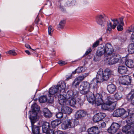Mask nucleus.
<instances>
[{"label": "nucleus", "mask_w": 134, "mask_h": 134, "mask_svg": "<svg viewBox=\"0 0 134 134\" xmlns=\"http://www.w3.org/2000/svg\"><path fill=\"white\" fill-rule=\"evenodd\" d=\"M90 84L87 81L83 82L81 83L79 88L80 93L85 95L87 97L89 103L95 104L98 106L103 103V99L102 95L97 93L95 97L93 93L90 91Z\"/></svg>", "instance_id": "f257e3e1"}, {"label": "nucleus", "mask_w": 134, "mask_h": 134, "mask_svg": "<svg viewBox=\"0 0 134 134\" xmlns=\"http://www.w3.org/2000/svg\"><path fill=\"white\" fill-rule=\"evenodd\" d=\"M31 108V109L29 111V118L31 123L32 131L34 134H40L39 127L34 124L38 120L37 115L40 108L36 103L33 104Z\"/></svg>", "instance_id": "f03ea898"}, {"label": "nucleus", "mask_w": 134, "mask_h": 134, "mask_svg": "<svg viewBox=\"0 0 134 134\" xmlns=\"http://www.w3.org/2000/svg\"><path fill=\"white\" fill-rule=\"evenodd\" d=\"M114 49L111 45L109 43L106 44L103 47H99L96 53V55L93 58L94 60L96 62L99 60L103 54L106 57L113 52Z\"/></svg>", "instance_id": "7ed1b4c3"}, {"label": "nucleus", "mask_w": 134, "mask_h": 134, "mask_svg": "<svg viewBox=\"0 0 134 134\" xmlns=\"http://www.w3.org/2000/svg\"><path fill=\"white\" fill-rule=\"evenodd\" d=\"M111 73V71L109 69H106L104 71L102 69H99L97 73V81L96 82L100 83L104 81L108 80L110 76Z\"/></svg>", "instance_id": "20e7f679"}, {"label": "nucleus", "mask_w": 134, "mask_h": 134, "mask_svg": "<svg viewBox=\"0 0 134 134\" xmlns=\"http://www.w3.org/2000/svg\"><path fill=\"white\" fill-rule=\"evenodd\" d=\"M113 97L108 96L105 100V103L101 105V108L103 109L112 111L114 109L116 106Z\"/></svg>", "instance_id": "39448f33"}, {"label": "nucleus", "mask_w": 134, "mask_h": 134, "mask_svg": "<svg viewBox=\"0 0 134 134\" xmlns=\"http://www.w3.org/2000/svg\"><path fill=\"white\" fill-rule=\"evenodd\" d=\"M78 92L76 91L69 90L67 91L68 102L71 106H74L76 104V99L78 96Z\"/></svg>", "instance_id": "423d86ee"}, {"label": "nucleus", "mask_w": 134, "mask_h": 134, "mask_svg": "<svg viewBox=\"0 0 134 134\" xmlns=\"http://www.w3.org/2000/svg\"><path fill=\"white\" fill-rule=\"evenodd\" d=\"M111 20L113 22V25L110 21L107 22V30L109 31H111L112 29H115L118 24H120L122 25H124L122 18H119L118 20L117 19H111Z\"/></svg>", "instance_id": "0eeeda50"}, {"label": "nucleus", "mask_w": 134, "mask_h": 134, "mask_svg": "<svg viewBox=\"0 0 134 134\" xmlns=\"http://www.w3.org/2000/svg\"><path fill=\"white\" fill-rule=\"evenodd\" d=\"M113 53L107 56V57L105 58V61L110 65L117 63L120 58L119 55Z\"/></svg>", "instance_id": "6e6552de"}, {"label": "nucleus", "mask_w": 134, "mask_h": 134, "mask_svg": "<svg viewBox=\"0 0 134 134\" xmlns=\"http://www.w3.org/2000/svg\"><path fill=\"white\" fill-rule=\"evenodd\" d=\"M79 121L77 120H68L65 123H63L62 125L63 129H66L70 127H74L79 124Z\"/></svg>", "instance_id": "1a4fd4ad"}, {"label": "nucleus", "mask_w": 134, "mask_h": 134, "mask_svg": "<svg viewBox=\"0 0 134 134\" xmlns=\"http://www.w3.org/2000/svg\"><path fill=\"white\" fill-rule=\"evenodd\" d=\"M68 94L67 93H62L58 95V99L59 104L61 105H65L67 100H68Z\"/></svg>", "instance_id": "9d476101"}, {"label": "nucleus", "mask_w": 134, "mask_h": 134, "mask_svg": "<svg viewBox=\"0 0 134 134\" xmlns=\"http://www.w3.org/2000/svg\"><path fill=\"white\" fill-rule=\"evenodd\" d=\"M131 77L128 75L121 76L119 78L120 83L125 85H129L131 82Z\"/></svg>", "instance_id": "9b49d317"}, {"label": "nucleus", "mask_w": 134, "mask_h": 134, "mask_svg": "<svg viewBox=\"0 0 134 134\" xmlns=\"http://www.w3.org/2000/svg\"><path fill=\"white\" fill-rule=\"evenodd\" d=\"M49 127V123L47 122H44L42 126L43 132L47 134H54L57 131H56L54 132L53 130L50 129Z\"/></svg>", "instance_id": "f8f14e48"}, {"label": "nucleus", "mask_w": 134, "mask_h": 134, "mask_svg": "<svg viewBox=\"0 0 134 134\" xmlns=\"http://www.w3.org/2000/svg\"><path fill=\"white\" fill-rule=\"evenodd\" d=\"M125 114L126 116L125 118L127 117V115H129V113L126 111L123 108H119L115 110L113 113V116L115 117H120Z\"/></svg>", "instance_id": "ddd939ff"}, {"label": "nucleus", "mask_w": 134, "mask_h": 134, "mask_svg": "<svg viewBox=\"0 0 134 134\" xmlns=\"http://www.w3.org/2000/svg\"><path fill=\"white\" fill-rule=\"evenodd\" d=\"M106 18L105 15L104 14L98 15L96 17V21L98 24L101 26H104Z\"/></svg>", "instance_id": "4468645a"}, {"label": "nucleus", "mask_w": 134, "mask_h": 134, "mask_svg": "<svg viewBox=\"0 0 134 134\" xmlns=\"http://www.w3.org/2000/svg\"><path fill=\"white\" fill-rule=\"evenodd\" d=\"M120 125L118 123H113L108 130L109 132L111 133H114L116 132L119 129Z\"/></svg>", "instance_id": "2eb2a0df"}, {"label": "nucleus", "mask_w": 134, "mask_h": 134, "mask_svg": "<svg viewBox=\"0 0 134 134\" xmlns=\"http://www.w3.org/2000/svg\"><path fill=\"white\" fill-rule=\"evenodd\" d=\"M49 92L50 95H53L55 93H57V95L60 94V91L59 90V87L58 86H54L51 87L49 91Z\"/></svg>", "instance_id": "dca6fc26"}, {"label": "nucleus", "mask_w": 134, "mask_h": 134, "mask_svg": "<svg viewBox=\"0 0 134 134\" xmlns=\"http://www.w3.org/2000/svg\"><path fill=\"white\" fill-rule=\"evenodd\" d=\"M134 129V123L131 124L130 123L123 126L122 128V130L123 132H127L128 133L132 129Z\"/></svg>", "instance_id": "f3484780"}, {"label": "nucleus", "mask_w": 134, "mask_h": 134, "mask_svg": "<svg viewBox=\"0 0 134 134\" xmlns=\"http://www.w3.org/2000/svg\"><path fill=\"white\" fill-rule=\"evenodd\" d=\"M59 84L57 86H58L59 87V90L60 91V94L62 93L66 92L65 91V88L66 87V83L64 81H61L59 82Z\"/></svg>", "instance_id": "a211bd4d"}, {"label": "nucleus", "mask_w": 134, "mask_h": 134, "mask_svg": "<svg viewBox=\"0 0 134 134\" xmlns=\"http://www.w3.org/2000/svg\"><path fill=\"white\" fill-rule=\"evenodd\" d=\"M88 132L89 134H98L100 131L98 127L94 126L89 128L88 130Z\"/></svg>", "instance_id": "6ab92c4d"}, {"label": "nucleus", "mask_w": 134, "mask_h": 134, "mask_svg": "<svg viewBox=\"0 0 134 134\" xmlns=\"http://www.w3.org/2000/svg\"><path fill=\"white\" fill-rule=\"evenodd\" d=\"M127 71V68L125 66L120 65L119 66L118 68V72L121 74L126 73Z\"/></svg>", "instance_id": "aec40b11"}, {"label": "nucleus", "mask_w": 134, "mask_h": 134, "mask_svg": "<svg viewBox=\"0 0 134 134\" xmlns=\"http://www.w3.org/2000/svg\"><path fill=\"white\" fill-rule=\"evenodd\" d=\"M61 111L63 113L69 114L71 113L72 109L69 107L63 106L62 108Z\"/></svg>", "instance_id": "412c9836"}, {"label": "nucleus", "mask_w": 134, "mask_h": 134, "mask_svg": "<svg viewBox=\"0 0 134 134\" xmlns=\"http://www.w3.org/2000/svg\"><path fill=\"white\" fill-rule=\"evenodd\" d=\"M86 114V112L83 110H80L78 111L75 115L76 118H79L85 116Z\"/></svg>", "instance_id": "4be33fe9"}, {"label": "nucleus", "mask_w": 134, "mask_h": 134, "mask_svg": "<svg viewBox=\"0 0 134 134\" xmlns=\"http://www.w3.org/2000/svg\"><path fill=\"white\" fill-rule=\"evenodd\" d=\"M116 89V87L113 84H110L108 85L107 90L110 93H114Z\"/></svg>", "instance_id": "5701e85b"}, {"label": "nucleus", "mask_w": 134, "mask_h": 134, "mask_svg": "<svg viewBox=\"0 0 134 134\" xmlns=\"http://www.w3.org/2000/svg\"><path fill=\"white\" fill-rule=\"evenodd\" d=\"M43 115L47 118H50L52 116V114L47 108H44L43 110Z\"/></svg>", "instance_id": "b1692460"}, {"label": "nucleus", "mask_w": 134, "mask_h": 134, "mask_svg": "<svg viewBox=\"0 0 134 134\" xmlns=\"http://www.w3.org/2000/svg\"><path fill=\"white\" fill-rule=\"evenodd\" d=\"M126 121L128 124L134 123V113L130 114L128 116Z\"/></svg>", "instance_id": "393cba45"}, {"label": "nucleus", "mask_w": 134, "mask_h": 134, "mask_svg": "<svg viewBox=\"0 0 134 134\" xmlns=\"http://www.w3.org/2000/svg\"><path fill=\"white\" fill-rule=\"evenodd\" d=\"M125 64L128 67L132 68L134 67V61L131 59H128L125 62Z\"/></svg>", "instance_id": "a878e982"}, {"label": "nucleus", "mask_w": 134, "mask_h": 134, "mask_svg": "<svg viewBox=\"0 0 134 134\" xmlns=\"http://www.w3.org/2000/svg\"><path fill=\"white\" fill-rule=\"evenodd\" d=\"M60 121L58 119L53 121L51 123V125L53 128H55L60 123Z\"/></svg>", "instance_id": "bb28decb"}, {"label": "nucleus", "mask_w": 134, "mask_h": 134, "mask_svg": "<svg viewBox=\"0 0 134 134\" xmlns=\"http://www.w3.org/2000/svg\"><path fill=\"white\" fill-rule=\"evenodd\" d=\"M128 51L130 54L134 53V44L131 43L130 44L128 47Z\"/></svg>", "instance_id": "cd10ccee"}, {"label": "nucleus", "mask_w": 134, "mask_h": 134, "mask_svg": "<svg viewBox=\"0 0 134 134\" xmlns=\"http://www.w3.org/2000/svg\"><path fill=\"white\" fill-rule=\"evenodd\" d=\"M127 99L129 102L132 105H134V96L132 95H129L128 96H126Z\"/></svg>", "instance_id": "c85d7f7f"}, {"label": "nucleus", "mask_w": 134, "mask_h": 134, "mask_svg": "<svg viewBox=\"0 0 134 134\" xmlns=\"http://www.w3.org/2000/svg\"><path fill=\"white\" fill-rule=\"evenodd\" d=\"M76 1L75 0H69L66 2V4L68 6H71L74 5Z\"/></svg>", "instance_id": "c756f323"}, {"label": "nucleus", "mask_w": 134, "mask_h": 134, "mask_svg": "<svg viewBox=\"0 0 134 134\" xmlns=\"http://www.w3.org/2000/svg\"><path fill=\"white\" fill-rule=\"evenodd\" d=\"M96 81L97 78H96V79L94 80L92 82L91 84L89 83L90 84V87H91V86H93V92H94V91H95V89L97 88V84L95 82L97 83L98 82H96Z\"/></svg>", "instance_id": "7c9ffc66"}, {"label": "nucleus", "mask_w": 134, "mask_h": 134, "mask_svg": "<svg viewBox=\"0 0 134 134\" xmlns=\"http://www.w3.org/2000/svg\"><path fill=\"white\" fill-rule=\"evenodd\" d=\"M100 118L98 113H97L93 116V120L94 122H97L101 120Z\"/></svg>", "instance_id": "2f4dec72"}, {"label": "nucleus", "mask_w": 134, "mask_h": 134, "mask_svg": "<svg viewBox=\"0 0 134 134\" xmlns=\"http://www.w3.org/2000/svg\"><path fill=\"white\" fill-rule=\"evenodd\" d=\"M86 69V68L85 67H80L78 68L76 70L77 73H79L83 72Z\"/></svg>", "instance_id": "473e14b6"}, {"label": "nucleus", "mask_w": 134, "mask_h": 134, "mask_svg": "<svg viewBox=\"0 0 134 134\" xmlns=\"http://www.w3.org/2000/svg\"><path fill=\"white\" fill-rule=\"evenodd\" d=\"M65 23V21L64 20L60 21L58 26V29H62L64 27Z\"/></svg>", "instance_id": "72a5a7b5"}, {"label": "nucleus", "mask_w": 134, "mask_h": 134, "mask_svg": "<svg viewBox=\"0 0 134 134\" xmlns=\"http://www.w3.org/2000/svg\"><path fill=\"white\" fill-rule=\"evenodd\" d=\"M122 97V94L120 92H117L114 95L115 98L117 100L120 99Z\"/></svg>", "instance_id": "f704fd0d"}, {"label": "nucleus", "mask_w": 134, "mask_h": 134, "mask_svg": "<svg viewBox=\"0 0 134 134\" xmlns=\"http://www.w3.org/2000/svg\"><path fill=\"white\" fill-rule=\"evenodd\" d=\"M80 81L78 78H76L75 79L72 84L73 86L77 87L79 84Z\"/></svg>", "instance_id": "c9c22d12"}, {"label": "nucleus", "mask_w": 134, "mask_h": 134, "mask_svg": "<svg viewBox=\"0 0 134 134\" xmlns=\"http://www.w3.org/2000/svg\"><path fill=\"white\" fill-rule=\"evenodd\" d=\"M102 40V39L101 38H100L98 40H97L95 42H94L92 46L93 48H95L97 47L99 44L100 41H101Z\"/></svg>", "instance_id": "e433bc0d"}, {"label": "nucleus", "mask_w": 134, "mask_h": 134, "mask_svg": "<svg viewBox=\"0 0 134 134\" xmlns=\"http://www.w3.org/2000/svg\"><path fill=\"white\" fill-rule=\"evenodd\" d=\"M47 98L46 96L41 97L39 98V100L40 103H44L47 100Z\"/></svg>", "instance_id": "4c0bfd02"}, {"label": "nucleus", "mask_w": 134, "mask_h": 134, "mask_svg": "<svg viewBox=\"0 0 134 134\" xmlns=\"http://www.w3.org/2000/svg\"><path fill=\"white\" fill-rule=\"evenodd\" d=\"M62 112H59L56 114V117L59 119L62 118L63 117V115Z\"/></svg>", "instance_id": "58836bf2"}, {"label": "nucleus", "mask_w": 134, "mask_h": 134, "mask_svg": "<svg viewBox=\"0 0 134 134\" xmlns=\"http://www.w3.org/2000/svg\"><path fill=\"white\" fill-rule=\"evenodd\" d=\"M88 74L87 73L83 75L82 76H79L78 77V79L79 80H82L85 78L88 75Z\"/></svg>", "instance_id": "ea45409f"}, {"label": "nucleus", "mask_w": 134, "mask_h": 134, "mask_svg": "<svg viewBox=\"0 0 134 134\" xmlns=\"http://www.w3.org/2000/svg\"><path fill=\"white\" fill-rule=\"evenodd\" d=\"M6 53L14 56L17 55L16 53L15 52L14 50H10L7 51Z\"/></svg>", "instance_id": "a19ab883"}, {"label": "nucleus", "mask_w": 134, "mask_h": 134, "mask_svg": "<svg viewBox=\"0 0 134 134\" xmlns=\"http://www.w3.org/2000/svg\"><path fill=\"white\" fill-rule=\"evenodd\" d=\"M53 29L52 26H49L48 27V32L49 34L51 36L52 34L53 33Z\"/></svg>", "instance_id": "79ce46f5"}, {"label": "nucleus", "mask_w": 134, "mask_h": 134, "mask_svg": "<svg viewBox=\"0 0 134 134\" xmlns=\"http://www.w3.org/2000/svg\"><path fill=\"white\" fill-rule=\"evenodd\" d=\"M117 27V29L118 31H122L123 29V26L124 25H122L120 24H118Z\"/></svg>", "instance_id": "37998d69"}, {"label": "nucleus", "mask_w": 134, "mask_h": 134, "mask_svg": "<svg viewBox=\"0 0 134 134\" xmlns=\"http://www.w3.org/2000/svg\"><path fill=\"white\" fill-rule=\"evenodd\" d=\"M98 113L99 116L101 120L103 119L106 116V114L104 113L100 112Z\"/></svg>", "instance_id": "c03bdc74"}, {"label": "nucleus", "mask_w": 134, "mask_h": 134, "mask_svg": "<svg viewBox=\"0 0 134 134\" xmlns=\"http://www.w3.org/2000/svg\"><path fill=\"white\" fill-rule=\"evenodd\" d=\"M58 64L60 66H62L66 64V63L64 61L60 60L58 62Z\"/></svg>", "instance_id": "a18cd8bd"}, {"label": "nucleus", "mask_w": 134, "mask_h": 134, "mask_svg": "<svg viewBox=\"0 0 134 134\" xmlns=\"http://www.w3.org/2000/svg\"><path fill=\"white\" fill-rule=\"evenodd\" d=\"M92 51V49L90 48H89L86 51L83 56H85L88 55Z\"/></svg>", "instance_id": "49530a36"}, {"label": "nucleus", "mask_w": 134, "mask_h": 134, "mask_svg": "<svg viewBox=\"0 0 134 134\" xmlns=\"http://www.w3.org/2000/svg\"><path fill=\"white\" fill-rule=\"evenodd\" d=\"M127 31L129 32H134V26L132 27V26H131L129 27Z\"/></svg>", "instance_id": "de8ad7c7"}, {"label": "nucleus", "mask_w": 134, "mask_h": 134, "mask_svg": "<svg viewBox=\"0 0 134 134\" xmlns=\"http://www.w3.org/2000/svg\"><path fill=\"white\" fill-rule=\"evenodd\" d=\"M49 98H48V100H49V102L50 103H52L53 101V97H52L51 96L49 95Z\"/></svg>", "instance_id": "09e8293b"}, {"label": "nucleus", "mask_w": 134, "mask_h": 134, "mask_svg": "<svg viewBox=\"0 0 134 134\" xmlns=\"http://www.w3.org/2000/svg\"><path fill=\"white\" fill-rule=\"evenodd\" d=\"M54 134H68L67 133L65 132L63 133L62 131H58L56 132Z\"/></svg>", "instance_id": "8fccbe9b"}, {"label": "nucleus", "mask_w": 134, "mask_h": 134, "mask_svg": "<svg viewBox=\"0 0 134 134\" xmlns=\"http://www.w3.org/2000/svg\"><path fill=\"white\" fill-rule=\"evenodd\" d=\"M99 125L100 127H101L102 128H104L105 127L106 124L105 122H102L100 124H99Z\"/></svg>", "instance_id": "3c124183"}, {"label": "nucleus", "mask_w": 134, "mask_h": 134, "mask_svg": "<svg viewBox=\"0 0 134 134\" xmlns=\"http://www.w3.org/2000/svg\"><path fill=\"white\" fill-rule=\"evenodd\" d=\"M129 95L134 96V89H132L130 93L127 95V96H128Z\"/></svg>", "instance_id": "603ef678"}, {"label": "nucleus", "mask_w": 134, "mask_h": 134, "mask_svg": "<svg viewBox=\"0 0 134 134\" xmlns=\"http://www.w3.org/2000/svg\"><path fill=\"white\" fill-rule=\"evenodd\" d=\"M25 46L27 48H29L31 49L34 51H36V49H34L31 48L30 46L27 44H25Z\"/></svg>", "instance_id": "864d4df0"}, {"label": "nucleus", "mask_w": 134, "mask_h": 134, "mask_svg": "<svg viewBox=\"0 0 134 134\" xmlns=\"http://www.w3.org/2000/svg\"><path fill=\"white\" fill-rule=\"evenodd\" d=\"M131 39L132 42L134 43V32L131 35Z\"/></svg>", "instance_id": "5fc2aeb1"}, {"label": "nucleus", "mask_w": 134, "mask_h": 134, "mask_svg": "<svg viewBox=\"0 0 134 134\" xmlns=\"http://www.w3.org/2000/svg\"><path fill=\"white\" fill-rule=\"evenodd\" d=\"M80 130L81 132L84 131L85 130L86 127L85 125L81 126L80 128Z\"/></svg>", "instance_id": "6e6d98bb"}, {"label": "nucleus", "mask_w": 134, "mask_h": 134, "mask_svg": "<svg viewBox=\"0 0 134 134\" xmlns=\"http://www.w3.org/2000/svg\"><path fill=\"white\" fill-rule=\"evenodd\" d=\"M40 20L38 18H36L35 20V23L36 24H41L40 23Z\"/></svg>", "instance_id": "4d7b16f0"}, {"label": "nucleus", "mask_w": 134, "mask_h": 134, "mask_svg": "<svg viewBox=\"0 0 134 134\" xmlns=\"http://www.w3.org/2000/svg\"><path fill=\"white\" fill-rule=\"evenodd\" d=\"M133 129H132L128 133V134H134V131Z\"/></svg>", "instance_id": "13d9d810"}, {"label": "nucleus", "mask_w": 134, "mask_h": 134, "mask_svg": "<svg viewBox=\"0 0 134 134\" xmlns=\"http://www.w3.org/2000/svg\"><path fill=\"white\" fill-rule=\"evenodd\" d=\"M25 52L28 55H30L31 54V53H30V52L28 50H25Z\"/></svg>", "instance_id": "bf43d9fd"}, {"label": "nucleus", "mask_w": 134, "mask_h": 134, "mask_svg": "<svg viewBox=\"0 0 134 134\" xmlns=\"http://www.w3.org/2000/svg\"><path fill=\"white\" fill-rule=\"evenodd\" d=\"M76 73H77V72L76 70H75V71L72 72V74H75Z\"/></svg>", "instance_id": "052dcab7"}, {"label": "nucleus", "mask_w": 134, "mask_h": 134, "mask_svg": "<svg viewBox=\"0 0 134 134\" xmlns=\"http://www.w3.org/2000/svg\"><path fill=\"white\" fill-rule=\"evenodd\" d=\"M126 38H125L124 40H123L122 39H121V41L122 42H124V41H125L126 40Z\"/></svg>", "instance_id": "680f3d73"}, {"label": "nucleus", "mask_w": 134, "mask_h": 134, "mask_svg": "<svg viewBox=\"0 0 134 134\" xmlns=\"http://www.w3.org/2000/svg\"><path fill=\"white\" fill-rule=\"evenodd\" d=\"M70 79V77H68V78H67V79H66V80H68L69 79Z\"/></svg>", "instance_id": "e2e57ef3"}, {"label": "nucleus", "mask_w": 134, "mask_h": 134, "mask_svg": "<svg viewBox=\"0 0 134 134\" xmlns=\"http://www.w3.org/2000/svg\"><path fill=\"white\" fill-rule=\"evenodd\" d=\"M1 54H0V58H1Z\"/></svg>", "instance_id": "0e129e2a"}, {"label": "nucleus", "mask_w": 134, "mask_h": 134, "mask_svg": "<svg viewBox=\"0 0 134 134\" xmlns=\"http://www.w3.org/2000/svg\"><path fill=\"white\" fill-rule=\"evenodd\" d=\"M1 32V30H0V32Z\"/></svg>", "instance_id": "69168bd1"}, {"label": "nucleus", "mask_w": 134, "mask_h": 134, "mask_svg": "<svg viewBox=\"0 0 134 134\" xmlns=\"http://www.w3.org/2000/svg\"><path fill=\"white\" fill-rule=\"evenodd\" d=\"M46 134H47V133H46Z\"/></svg>", "instance_id": "338daca9"}]
</instances>
